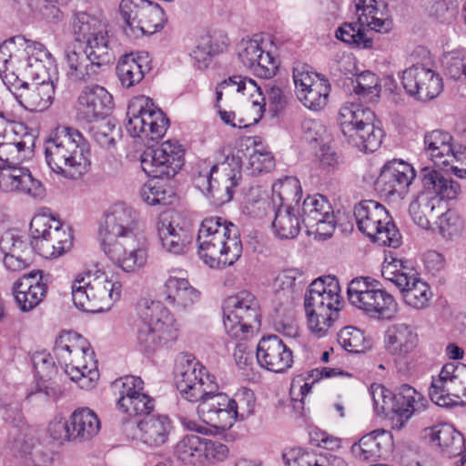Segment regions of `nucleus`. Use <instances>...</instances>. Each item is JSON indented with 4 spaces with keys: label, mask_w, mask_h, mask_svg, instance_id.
<instances>
[{
    "label": "nucleus",
    "mask_w": 466,
    "mask_h": 466,
    "mask_svg": "<svg viewBox=\"0 0 466 466\" xmlns=\"http://www.w3.org/2000/svg\"><path fill=\"white\" fill-rule=\"evenodd\" d=\"M375 120L372 110L354 102H346L339 113V121L343 136H352L354 129Z\"/></svg>",
    "instance_id": "obj_47"
},
{
    "label": "nucleus",
    "mask_w": 466,
    "mask_h": 466,
    "mask_svg": "<svg viewBox=\"0 0 466 466\" xmlns=\"http://www.w3.org/2000/svg\"><path fill=\"white\" fill-rule=\"evenodd\" d=\"M176 385L185 400L192 402L199 401L197 412L202 420L200 411L202 404L214 397L218 390L216 378L209 374L206 367L195 358L186 356L177 367Z\"/></svg>",
    "instance_id": "obj_13"
},
{
    "label": "nucleus",
    "mask_w": 466,
    "mask_h": 466,
    "mask_svg": "<svg viewBox=\"0 0 466 466\" xmlns=\"http://www.w3.org/2000/svg\"><path fill=\"white\" fill-rule=\"evenodd\" d=\"M401 79L407 93L420 101L433 99L442 90V79L440 75L421 65L406 69Z\"/></svg>",
    "instance_id": "obj_32"
},
{
    "label": "nucleus",
    "mask_w": 466,
    "mask_h": 466,
    "mask_svg": "<svg viewBox=\"0 0 466 466\" xmlns=\"http://www.w3.org/2000/svg\"><path fill=\"white\" fill-rule=\"evenodd\" d=\"M392 436L385 430H376L364 435L351 446L353 456L362 461H376L390 451Z\"/></svg>",
    "instance_id": "obj_42"
},
{
    "label": "nucleus",
    "mask_w": 466,
    "mask_h": 466,
    "mask_svg": "<svg viewBox=\"0 0 466 466\" xmlns=\"http://www.w3.org/2000/svg\"><path fill=\"white\" fill-rule=\"evenodd\" d=\"M256 396L247 388L236 391L232 398L223 392L205 401L200 411L202 420L216 429L226 431L237 420H245L255 413Z\"/></svg>",
    "instance_id": "obj_8"
},
{
    "label": "nucleus",
    "mask_w": 466,
    "mask_h": 466,
    "mask_svg": "<svg viewBox=\"0 0 466 466\" xmlns=\"http://www.w3.org/2000/svg\"><path fill=\"white\" fill-rule=\"evenodd\" d=\"M113 389L118 395L117 406L120 408L127 403L124 400H131L133 397L142 393L144 382L139 377L125 376L113 382Z\"/></svg>",
    "instance_id": "obj_58"
},
{
    "label": "nucleus",
    "mask_w": 466,
    "mask_h": 466,
    "mask_svg": "<svg viewBox=\"0 0 466 466\" xmlns=\"http://www.w3.org/2000/svg\"><path fill=\"white\" fill-rule=\"evenodd\" d=\"M354 218L359 230L380 246L398 248L400 235L388 210L375 200L355 205Z\"/></svg>",
    "instance_id": "obj_12"
},
{
    "label": "nucleus",
    "mask_w": 466,
    "mask_h": 466,
    "mask_svg": "<svg viewBox=\"0 0 466 466\" xmlns=\"http://www.w3.org/2000/svg\"><path fill=\"white\" fill-rule=\"evenodd\" d=\"M119 14L133 33L152 35L162 29L167 20L161 6L148 0H121Z\"/></svg>",
    "instance_id": "obj_20"
},
{
    "label": "nucleus",
    "mask_w": 466,
    "mask_h": 466,
    "mask_svg": "<svg viewBox=\"0 0 466 466\" xmlns=\"http://www.w3.org/2000/svg\"><path fill=\"white\" fill-rule=\"evenodd\" d=\"M272 211L271 198L261 187H252L247 193L243 204L244 214L262 218Z\"/></svg>",
    "instance_id": "obj_55"
},
{
    "label": "nucleus",
    "mask_w": 466,
    "mask_h": 466,
    "mask_svg": "<svg viewBox=\"0 0 466 466\" xmlns=\"http://www.w3.org/2000/svg\"><path fill=\"white\" fill-rule=\"evenodd\" d=\"M14 163L0 162V190L3 192H15L34 199L43 198L45 187L35 178L29 169L17 167Z\"/></svg>",
    "instance_id": "obj_28"
},
{
    "label": "nucleus",
    "mask_w": 466,
    "mask_h": 466,
    "mask_svg": "<svg viewBox=\"0 0 466 466\" xmlns=\"http://www.w3.org/2000/svg\"><path fill=\"white\" fill-rule=\"evenodd\" d=\"M432 402L441 407L466 404V365L445 364L429 389Z\"/></svg>",
    "instance_id": "obj_18"
},
{
    "label": "nucleus",
    "mask_w": 466,
    "mask_h": 466,
    "mask_svg": "<svg viewBox=\"0 0 466 466\" xmlns=\"http://www.w3.org/2000/svg\"><path fill=\"white\" fill-rule=\"evenodd\" d=\"M379 77L370 71H365L356 78L354 92L366 102L375 101L380 94Z\"/></svg>",
    "instance_id": "obj_57"
},
{
    "label": "nucleus",
    "mask_w": 466,
    "mask_h": 466,
    "mask_svg": "<svg viewBox=\"0 0 466 466\" xmlns=\"http://www.w3.org/2000/svg\"><path fill=\"white\" fill-rule=\"evenodd\" d=\"M31 248L45 258H56L72 247L68 228L51 214H37L30 223Z\"/></svg>",
    "instance_id": "obj_14"
},
{
    "label": "nucleus",
    "mask_w": 466,
    "mask_h": 466,
    "mask_svg": "<svg viewBox=\"0 0 466 466\" xmlns=\"http://www.w3.org/2000/svg\"><path fill=\"white\" fill-rule=\"evenodd\" d=\"M321 77L319 74L313 72L309 66L305 64L296 65L293 68V81L297 96L299 97L301 92H311L315 86V80Z\"/></svg>",
    "instance_id": "obj_63"
},
{
    "label": "nucleus",
    "mask_w": 466,
    "mask_h": 466,
    "mask_svg": "<svg viewBox=\"0 0 466 466\" xmlns=\"http://www.w3.org/2000/svg\"><path fill=\"white\" fill-rule=\"evenodd\" d=\"M330 92V86L327 79L321 77L315 80V86L311 92H301L299 100L303 106L312 111H319L328 103Z\"/></svg>",
    "instance_id": "obj_56"
},
{
    "label": "nucleus",
    "mask_w": 466,
    "mask_h": 466,
    "mask_svg": "<svg viewBox=\"0 0 466 466\" xmlns=\"http://www.w3.org/2000/svg\"><path fill=\"white\" fill-rule=\"evenodd\" d=\"M427 404L426 398L416 389L407 384L401 385L394 394L392 430L403 429L410 417L424 410Z\"/></svg>",
    "instance_id": "obj_36"
},
{
    "label": "nucleus",
    "mask_w": 466,
    "mask_h": 466,
    "mask_svg": "<svg viewBox=\"0 0 466 466\" xmlns=\"http://www.w3.org/2000/svg\"><path fill=\"white\" fill-rule=\"evenodd\" d=\"M321 77L319 74L313 72L309 66L305 64L296 65L293 68V81L297 96L299 97L301 92H311L315 86V80Z\"/></svg>",
    "instance_id": "obj_64"
},
{
    "label": "nucleus",
    "mask_w": 466,
    "mask_h": 466,
    "mask_svg": "<svg viewBox=\"0 0 466 466\" xmlns=\"http://www.w3.org/2000/svg\"><path fill=\"white\" fill-rule=\"evenodd\" d=\"M102 248L139 235L137 212L125 203L110 206L99 231Z\"/></svg>",
    "instance_id": "obj_19"
},
{
    "label": "nucleus",
    "mask_w": 466,
    "mask_h": 466,
    "mask_svg": "<svg viewBox=\"0 0 466 466\" xmlns=\"http://www.w3.org/2000/svg\"><path fill=\"white\" fill-rule=\"evenodd\" d=\"M75 42L65 51L66 75L76 82L94 80L115 60L107 25L86 13H76L71 21Z\"/></svg>",
    "instance_id": "obj_1"
},
{
    "label": "nucleus",
    "mask_w": 466,
    "mask_h": 466,
    "mask_svg": "<svg viewBox=\"0 0 466 466\" xmlns=\"http://www.w3.org/2000/svg\"><path fill=\"white\" fill-rule=\"evenodd\" d=\"M442 65L450 77L466 80V49H458L443 56Z\"/></svg>",
    "instance_id": "obj_60"
},
{
    "label": "nucleus",
    "mask_w": 466,
    "mask_h": 466,
    "mask_svg": "<svg viewBox=\"0 0 466 466\" xmlns=\"http://www.w3.org/2000/svg\"><path fill=\"white\" fill-rule=\"evenodd\" d=\"M206 454V439L195 434L184 436L174 447L175 457L185 464L196 465Z\"/></svg>",
    "instance_id": "obj_51"
},
{
    "label": "nucleus",
    "mask_w": 466,
    "mask_h": 466,
    "mask_svg": "<svg viewBox=\"0 0 466 466\" xmlns=\"http://www.w3.org/2000/svg\"><path fill=\"white\" fill-rule=\"evenodd\" d=\"M173 430L167 415L146 416L137 424V439L149 448H158L168 441Z\"/></svg>",
    "instance_id": "obj_41"
},
{
    "label": "nucleus",
    "mask_w": 466,
    "mask_h": 466,
    "mask_svg": "<svg viewBox=\"0 0 466 466\" xmlns=\"http://www.w3.org/2000/svg\"><path fill=\"white\" fill-rule=\"evenodd\" d=\"M139 322L137 343L146 353L155 352L177 338L178 324L172 313L159 301L141 299L137 304Z\"/></svg>",
    "instance_id": "obj_5"
},
{
    "label": "nucleus",
    "mask_w": 466,
    "mask_h": 466,
    "mask_svg": "<svg viewBox=\"0 0 466 466\" xmlns=\"http://www.w3.org/2000/svg\"><path fill=\"white\" fill-rule=\"evenodd\" d=\"M47 166L66 178L77 179L88 171L90 148L82 134L71 127H58L45 142Z\"/></svg>",
    "instance_id": "obj_2"
},
{
    "label": "nucleus",
    "mask_w": 466,
    "mask_h": 466,
    "mask_svg": "<svg viewBox=\"0 0 466 466\" xmlns=\"http://www.w3.org/2000/svg\"><path fill=\"white\" fill-rule=\"evenodd\" d=\"M223 312L225 330L233 339H246L251 333L253 325L260 321L258 301L247 290L228 297L225 300Z\"/></svg>",
    "instance_id": "obj_17"
},
{
    "label": "nucleus",
    "mask_w": 466,
    "mask_h": 466,
    "mask_svg": "<svg viewBox=\"0 0 466 466\" xmlns=\"http://www.w3.org/2000/svg\"><path fill=\"white\" fill-rule=\"evenodd\" d=\"M302 195L299 180L295 177H285L277 180L271 188L272 208L299 204Z\"/></svg>",
    "instance_id": "obj_50"
},
{
    "label": "nucleus",
    "mask_w": 466,
    "mask_h": 466,
    "mask_svg": "<svg viewBox=\"0 0 466 466\" xmlns=\"http://www.w3.org/2000/svg\"><path fill=\"white\" fill-rule=\"evenodd\" d=\"M54 353L65 372L80 389L89 390L99 379L94 351L79 334L63 331L56 339Z\"/></svg>",
    "instance_id": "obj_4"
},
{
    "label": "nucleus",
    "mask_w": 466,
    "mask_h": 466,
    "mask_svg": "<svg viewBox=\"0 0 466 466\" xmlns=\"http://www.w3.org/2000/svg\"><path fill=\"white\" fill-rule=\"evenodd\" d=\"M23 128L22 125L9 121L0 114V162L14 163L22 158L23 152L31 153L35 138L27 134L18 138Z\"/></svg>",
    "instance_id": "obj_34"
},
{
    "label": "nucleus",
    "mask_w": 466,
    "mask_h": 466,
    "mask_svg": "<svg viewBox=\"0 0 466 466\" xmlns=\"http://www.w3.org/2000/svg\"><path fill=\"white\" fill-rule=\"evenodd\" d=\"M146 58L134 54L123 56L116 66V75L123 86L131 87L144 77L143 64Z\"/></svg>",
    "instance_id": "obj_53"
},
{
    "label": "nucleus",
    "mask_w": 466,
    "mask_h": 466,
    "mask_svg": "<svg viewBox=\"0 0 466 466\" xmlns=\"http://www.w3.org/2000/svg\"><path fill=\"white\" fill-rule=\"evenodd\" d=\"M49 275L43 270L34 269L15 280L12 293L20 310L28 312L38 306L47 292Z\"/></svg>",
    "instance_id": "obj_31"
},
{
    "label": "nucleus",
    "mask_w": 466,
    "mask_h": 466,
    "mask_svg": "<svg viewBox=\"0 0 466 466\" xmlns=\"http://www.w3.org/2000/svg\"><path fill=\"white\" fill-rule=\"evenodd\" d=\"M122 284L100 270L77 274L71 285L74 305L86 312L108 309L120 297Z\"/></svg>",
    "instance_id": "obj_6"
},
{
    "label": "nucleus",
    "mask_w": 466,
    "mask_h": 466,
    "mask_svg": "<svg viewBox=\"0 0 466 466\" xmlns=\"http://www.w3.org/2000/svg\"><path fill=\"white\" fill-rule=\"evenodd\" d=\"M127 116V132L146 145L158 141L168 127V119L164 113L146 96H137L129 101Z\"/></svg>",
    "instance_id": "obj_11"
},
{
    "label": "nucleus",
    "mask_w": 466,
    "mask_h": 466,
    "mask_svg": "<svg viewBox=\"0 0 466 466\" xmlns=\"http://www.w3.org/2000/svg\"><path fill=\"white\" fill-rule=\"evenodd\" d=\"M426 156L439 168L466 178V151L454 143L452 136L441 129L426 132L423 137Z\"/></svg>",
    "instance_id": "obj_16"
},
{
    "label": "nucleus",
    "mask_w": 466,
    "mask_h": 466,
    "mask_svg": "<svg viewBox=\"0 0 466 466\" xmlns=\"http://www.w3.org/2000/svg\"><path fill=\"white\" fill-rule=\"evenodd\" d=\"M114 107L113 96L103 86H85L77 97L76 118L82 123H94L106 117Z\"/></svg>",
    "instance_id": "obj_26"
},
{
    "label": "nucleus",
    "mask_w": 466,
    "mask_h": 466,
    "mask_svg": "<svg viewBox=\"0 0 466 466\" xmlns=\"http://www.w3.org/2000/svg\"><path fill=\"white\" fill-rule=\"evenodd\" d=\"M342 305L339 280L335 277L319 278L309 284L304 299L305 308L339 316Z\"/></svg>",
    "instance_id": "obj_27"
},
{
    "label": "nucleus",
    "mask_w": 466,
    "mask_h": 466,
    "mask_svg": "<svg viewBox=\"0 0 466 466\" xmlns=\"http://www.w3.org/2000/svg\"><path fill=\"white\" fill-rule=\"evenodd\" d=\"M348 299L351 306L369 318L391 320L399 311L394 296L369 277L355 278L348 285Z\"/></svg>",
    "instance_id": "obj_9"
},
{
    "label": "nucleus",
    "mask_w": 466,
    "mask_h": 466,
    "mask_svg": "<svg viewBox=\"0 0 466 466\" xmlns=\"http://www.w3.org/2000/svg\"><path fill=\"white\" fill-rule=\"evenodd\" d=\"M438 215L433 226H436L439 233L443 238H452L458 235L462 228V222L460 216L456 211L449 209L445 204L444 209H442Z\"/></svg>",
    "instance_id": "obj_59"
},
{
    "label": "nucleus",
    "mask_w": 466,
    "mask_h": 466,
    "mask_svg": "<svg viewBox=\"0 0 466 466\" xmlns=\"http://www.w3.org/2000/svg\"><path fill=\"white\" fill-rule=\"evenodd\" d=\"M383 136V130L376 127L374 121H370L354 129L352 136L344 137L360 151L374 152L380 147Z\"/></svg>",
    "instance_id": "obj_52"
},
{
    "label": "nucleus",
    "mask_w": 466,
    "mask_h": 466,
    "mask_svg": "<svg viewBox=\"0 0 466 466\" xmlns=\"http://www.w3.org/2000/svg\"><path fill=\"white\" fill-rule=\"evenodd\" d=\"M356 23H346L336 32V37L359 48H370L372 38L368 35L364 26L378 33H389L392 28V20L387 13L383 0H356Z\"/></svg>",
    "instance_id": "obj_7"
},
{
    "label": "nucleus",
    "mask_w": 466,
    "mask_h": 466,
    "mask_svg": "<svg viewBox=\"0 0 466 466\" xmlns=\"http://www.w3.org/2000/svg\"><path fill=\"white\" fill-rule=\"evenodd\" d=\"M161 296L177 312H187L198 302L200 293L183 276L182 271L172 269L163 282Z\"/></svg>",
    "instance_id": "obj_30"
},
{
    "label": "nucleus",
    "mask_w": 466,
    "mask_h": 466,
    "mask_svg": "<svg viewBox=\"0 0 466 466\" xmlns=\"http://www.w3.org/2000/svg\"><path fill=\"white\" fill-rule=\"evenodd\" d=\"M183 153L177 142L169 140L149 148L141 157L143 171L154 178H171L183 166Z\"/></svg>",
    "instance_id": "obj_22"
},
{
    "label": "nucleus",
    "mask_w": 466,
    "mask_h": 466,
    "mask_svg": "<svg viewBox=\"0 0 466 466\" xmlns=\"http://www.w3.org/2000/svg\"><path fill=\"white\" fill-rule=\"evenodd\" d=\"M308 318V326L310 331L318 338L326 336L338 316L320 312L312 309L305 308Z\"/></svg>",
    "instance_id": "obj_62"
},
{
    "label": "nucleus",
    "mask_w": 466,
    "mask_h": 466,
    "mask_svg": "<svg viewBox=\"0 0 466 466\" xmlns=\"http://www.w3.org/2000/svg\"><path fill=\"white\" fill-rule=\"evenodd\" d=\"M103 251L125 272H137L147 263V253L140 235L103 248Z\"/></svg>",
    "instance_id": "obj_33"
},
{
    "label": "nucleus",
    "mask_w": 466,
    "mask_h": 466,
    "mask_svg": "<svg viewBox=\"0 0 466 466\" xmlns=\"http://www.w3.org/2000/svg\"><path fill=\"white\" fill-rule=\"evenodd\" d=\"M252 97L253 99L249 100L246 106L248 116L238 118V122L235 121L236 115L234 112L219 109L218 115L223 123L232 127L238 128L248 127L257 124L263 116L266 102L262 92L252 95Z\"/></svg>",
    "instance_id": "obj_49"
},
{
    "label": "nucleus",
    "mask_w": 466,
    "mask_h": 466,
    "mask_svg": "<svg viewBox=\"0 0 466 466\" xmlns=\"http://www.w3.org/2000/svg\"><path fill=\"white\" fill-rule=\"evenodd\" d=\"M415 178L413 167L400 159H391L381 167L376 187L385 198L402 199Z\"/></svg>",
    "instance_id": "obj_24"
},
{
    "label": "nucleus",
    "mask_w": 466,
    "mask_h": 466,
    "mask_svg": "<svg viewBox=\"0 0 466 466\" xmlns=\"http://www.w3.org/2000/svg\"><path fill=\"white\" fill-rule=\"evenodd\" d=\"M445 202L429 193H420L410 204L409 213L420 228L434 229L433 224L438 214L444 209Z\"/></svg>",
    "instance_id": "obj_45"
},
{
    "label": "nucleus",
    "mask_w": 466,
    "mask_h": 466,
    "mask_svg": "<svg viewBox=\"0 0 466 466\" xmlns=\"http://www.w3.org/2000/svg\"><path fill=\"white\" fill-rule=\"evenodd\" d=\"M385 349L392 356L406 358L419 344V337L413 326L397 323L390 326L385 332Z\"/></svg>",
    "instance_id": "obj_44"
},
{
    "label": "nucleus",
    "mask_w": 466,
    "mask_h": 466,
    "mask_svg": "<svg viewBox=\"0 0 466 466\" xmlns=\"http://www.w3.org/2000/svg\"><path fill=\"white\" fill-rule=\"evenodd\" d=\"M198 256L212 268L233 265L242 254L238 228L220 217L202 220L197 237Z\"/></svg>",
    "instance_id": "obj_3"
},
{
    "label": "nucleus",
    "mask_w": 466,
    "mask_h": 466,
    "mask_svg": "<svg viewBox=\"0 0 466 466\" xmlns=\"http://www.w3.org/2000/svg\"><path fill=\"white\" fill-rule=\"evenodd\" d=\"M381 276L400 289L404 302L409 307L424 309L430 306L431 289L407 260L392 256L385 258L381 266Z\"/></svg>",
    "instance_id": "obj_10"
},
{
    "label": "nucleus",
    "mask_w": 466,
    "mask_h": 466,
    "mask_svg": "<svg viewBox=\"0 0 466 466\" xmlns=\"http://www.w3.org/2000/svg\"><path fill=\"white\" fill-rule=\"evenodd\" d=\"M24 38H12L0 45V77L9 88L8 76L13 75L18 79L25 77Z\"/></svg>",
    "instance_id": "obj_40"
},
{
    "label": "nucleus",
    "mask_w": 466,
    "mask_h": 466,
    "mask_svg": "<svg viewBox=\"0 0 466 466\" xmlns=\"http://www.w3.org/2000/svg\"><path fill=\"white\" fill-rule=\"evenodd\" d=\"M258 364L273 372H284L291 367L293 356L291 350L277 336L263 338L257 347Z\"/></svg>",
    "instance_id": "obj_35"
},
{
    "label": "nucleus",
    "mask_w": 466,
    "mask_h": 466,
    "mask_svg": "<svg viewBox=\"0 0 466 466\" xmlns=\"http://www.w3.org/2000/svg\"><path fill=\"white\" fill-rule=\"evenodd\" d=\"M157 230L161 246L166 251L181 255L187 250L191 237L187 230L175 223L171 213L164 212L159 216Z\"/></svg>",
    "instance_id": "obj_39"
},
{
    "label": "nucleus",
    "mask_w": 466,
    "mask_h": 466,
    "mask_svg": "<svg viewBox=\"0 0 466 466\" xmlns=\"http://www.w3.org/2000/svg\"><path fill=\"white\" fill-rule=\"evenodd\" d=\"M14 163L0 162V190L3 192H15L34 199L43 198L45 187L35 178L29 169L17 167Z\"/></svg>",
    "instance_id": "obj_29"
},
{
    "label": "nucleus",
    "mask_w": 466,
    "mask_h": 466,
    "mask_svg": "<svg viewBox=\"0 0 466 466\" xmlns=\"http://www.w3.org/2000/svg\"><path fill=\"white\" fill-rule=\"evenodd\" d=\"M425 439L439 447L441 452L448 457L461 455V463L466 461L465 441L463 435L447 423L424 429Z\"/></svg>",
    "instance_id": "obj_38"
},
{
    "label": "nucleus",
    "mask_w": 466,
    "mask_h": 466,
    "mask_svg": "<svg viewBox=\"0 0 466 466\" xmlns=\"http://www.w3.org/2000/svg\"><path fill=\"white\" fill-rule=\"evenodd\" d=\"M259 36L242 39L238 45V56L242 66L260 78L268 79L277 73L279 64L271 54L264 49Z\"/></svg>",
    "instance_id": "obj_25"
},
{
    "label": "nucleus",
    "mask_w": 466,
    "mask_h": 466,
    "mask_svg": "<svg viewBox=\"0 0 466 466\" xmlns=\"http://www.w3.org/2000/svg\"><path fill=\"white\" fill-rule=\"evenodd\" d=\"M8 83L11 86L8 88L15 96L18 103L30 112H42L47 109L53 102L55 88L50 77L46 79H18L13 75L9 76Z\"/></svg>",
    "instance_id": "obj_23"
},
{
    "label": "nucleus",
    "mask_w": 466,
    "mask_h": 466,
    "mask_svg": "<svg viewBox=\"0 0 466 466\" xmlns=\"http://www.w3.org/2000/svg\"><path fill=\"white\" fill-rule=\"evenodd\" d=\"M338 341L340 346L349 352H364L369 347L363 332L354 327L342 329L338 335Z\"/></svg>",
    "instance_id": "obj_61"
},
{
    "label": "nucleus",
    "mask_w": 466,
    "mask_h": 466,
    "mask_svg": "<svg viewBox=\"0 0 466 466\" xmlns=\"http://www.w3.org/2000/svg\"><path fill=\"white\" fill-rule=\"evenodd\" d=\"M301 222L309 235L326 239L332 236L336 221L329 201L320 194L308 196L298 208Z\"/></svg>",
    "instance_id": "obj_21"
},
{
    "label": "nucleus",
    "mask_w": 466,
    "mask_h": 466,
    "mask_svg": "<svg viewBox=\"0 0 466 466\" xmlns=\"http://www.w3.org/2000/svg\"><path fill=\"white\" fill-rule=\"evenodd\" d=\"M242 167L239 151L227 156L226 159L211 167L206 175L201 173L195 178L197 187L212 199L215 205L229 202L240 179Z\"/></svg>",
    "instance_id": "obj_15"
},
{
    "label": "nucleus",
    "mask_w": 466,
    "mask_h": 466,
    "mask_svg": "<svg viewBox=\"0 0 466 466\" xmlns=\"http://www.w3.org/2000/svg\"><path fill=\"white\" fill-rule=\"evenodd\" d=\"M72 439L75 442H83L93 439L100 431V420L95 411L89 408L76 410L70 416Z\"/></svg>",
    "instance_id": "obj_46"
},
{
    "label": "nucleus",
    "mask_w": 466,
    "mask_h": 466,
    "mask_svg": "<svg viewBox=\"0 0 466 466\" xmlns=\"http://www.w3.org/2000/svg\"><path fill=\"white\" fill-rule=\"evenodd\" d=\"M274 218L271 226L276 237L280 239H292L301 229V218L294 212L292 206L272 208Z\"/></svg>",
    "instance_id": "obj_48"
},
{
    "label": "nucleus",
    "mask_w": 466,
    "mask_h": 466,
    "mask_svg": "<svg viewBox=\"0 0 466 466\" xmlns=\"http://www.w3.org/2000/svg\"><path fill=\"white\" fill-rule=\"evenodd\" d=\"M25 77L29 79H46L50 77V69L55 59L46 46L35 41L24 39Z\"/></svg>",
    "instance_id": "obj_43"
},
{
    "label": "nucleus",
    "mask_w": 466,
    "mask_h": 466,
    "mask_svg": "<svg viewBox=\"0 0 466 466\" xmlns=\"http://www.w3.org/2000/svg\"><path fill=\"white\" fill-rule=\"evenodd\" d=\"M304 280L302 272L297 268L281 271L275 280L277 296L285 298L287 302H291L295 295L302 291Z\"/></svg>",
    "instance_id": "obj_54"
},
{
    "label": "nucleus",
    "mask_w": 466,
    "mask_h": 466,
    "mask_svg": "<svg viewBox=\"0 0 466 466\" xmlns=\"http://www.w3.org/2000/svg\"><path fill=\"white\" fill-rule=\"evenodd\" d=\"M238 151L242 162L243 157H248L245 168L250 175L268 172L275 166L271 152L263 145L259 137H248L241 139L238 149L232 154H237Z\"/></svg>",
    "instance_id": "obj_37"
}]
</instances>
